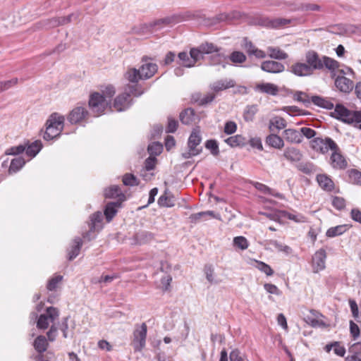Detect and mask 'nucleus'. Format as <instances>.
I'll return each mask as SVG.
<instances>
[{
  "instance_id": "nucleus-58",
  "label": "nucleus",
  "mask_w": 361,
  "mask_h": 361,
  "mask_svg": "<svg viewBox=\"0 0 361 361\" xmlns=\"http://www.w3.org/2000/svg\"><path fill=\"white\" fill-rule=\"evenodd\" d=\"M283 110L290 116H295L297 115H307L308 114L305 111L301 110L296 106H288L283 107Z\"/></svg>"
},
{
  "instance_id": "nucleus-42",
  "label": "nucleus",
  "mask_w": 361,
  "mask_h": 361,
  "mask_svg": "<svg viewBox=\"0 0 361 361\" xmlns=\"http://www.w3.org/2000/svg\"><path fill=\"white\" fill-rule=\"evenodd\" d=\"M267 50L269 52V56L271 59L276 60H284L288 57V54L279 47H268Z\"/></svg>"
},
{
  "instance_id": "nucleus-23",
  "label": "nucleus",
  "mask_w": 361,
  "mask_h": 361,
  "mask_svg": "<svg viewBox=\"0 0 361 361\" xmlns=\"http://www.w3.org/2000/svg\"><path fill=\"white\" fill-rule=\"evenodd\" d=\"M283 157L290 162H298L302 159L301 151L294 147H288L283 151Z\"/></svg>"
},
{
  "instance_id": "nucleus-63",
  "label": "nucleus",
  "mask_w": 361,
  "mask_h": 361,
  "mask_svg": "<svg viewBox=\"0 0 361 361\" xmlns=\"http://www.w3.org/2000/svg\"><path fill=\"white\" fill-rule=\"evenodd\" d=\"M25 150V145H19L8 148L6 151V155H17L23 153Z\"/></svg>"
},
{
  "instance_id": "nucleus-37",
  "label": "nucleus",
  "mask_w": 361,
  "mask_h": 361,
  "mask_svg": "<svg viewBox=\"0 0 361 361\" xmlns=\"http://www.w3.org/2000/svg\"><path fill=\"white\" fill-rule=\"evenodd\" d=\"M102 219V213L101 212H97L90 216L88 225L91 226L92 230H100L102 228L101 224Z\"/></svg>"
},
{
  "instance_id": "nucleus-13",
  "label": "nucleus",
  "mask_w": 361,
  "mask_h": 361,
  "mask_svg": "<svg viewBox=\"0 0 361 361\" xmlns=\"http://www.w3.org/2000/svg\"><path fill=\"white\" fill-rule=\"evenodd\" d=\"M259 25L269 28H279L290 23V20L286 18H269L268 17H259L257 18Z\"/></svg>"
},
{
  "instance_id": "nucleus-49",
  "label": "nucleus",
  "mask_w": 361,
  "mask_h": 361,
  "mask_svg": "<svg viewBox=\"0 0 361 361\" xmlns=\"http://www.w3.org/2000/svg\"><path fill=\"white\" fill-rule=\"evenodd\" d=\"M245 138L240 135L231 136L225 140V142L231 147L240 146L244 144Z\"/></svg>"
},
{
  "instance_id": "nucleus-38",
  "label": "nucleus",
  "mask_w": 361,
  "mask_h": 361,
  "mask_svg": "<svg viewBox=\"0 0 361 361\" xmlns=\"http://www.w3.org/2000/svg\"><path fill=\"white\" fill-rule=\"evenodd\" d=\"M226 59V56L222 53H220V51H219L218 52H214L209 56L211 65L216 66L221 64L224 68H225L227 65V63L225 62Z\"/></svg>"
},
{
  "instance_id": "nucleus-30",
  "label": "nucleus",
  "mask_w": 361,
  "mask_h": 361,
  "mask_svg": "<svg viewBox=\"0 0 361 361\" xmlns=\"http://www.w3.org/2000/svg\"><path fill=\"white\" fill-rule=\"evenodd\" d=\"M252 184L257 190L262 192L264 194L270 195L271 196L278 197L281 200L284 198L283 195L281 193L275 192L273 189L270 188L269 187L263 183L259 182H252Z\"/></svg>"
},
{
  "instance_id": "nucleus-29",
  "label": "nucleus",
  "mask_w": 361,
  "mask_h": 361,
  "mask_svg": "<svg viewBox=\"0 0 361 361\" xmlns=\"http://www.w3.org/2000/svg\"><path fill=\"white\" fill-rule=\"evenodd\" d=\"M154 238V233L147 231H140L137 232L134 235V240L136 243L139 245L145 244L151 242Z\"/></svg>"
},
{
  "instance_id": "nucleus-24",
  "label": "nucleus",
  "mask_w": 361,
  "mask_h": 361,
  "mask_svg": "<svg viewBox=\"0 0 361 361\" xmlns=\"http://www.w3.org/2000/svg\"><path fill=\"white\" fill-rule=\"evenodd\" d=\"M284 139L290 143L300 144L302 142V135L298 130L293 128L286 129L283 132Z\"/></svg>"
},
{
  "instance_id": "nucleus-47",
  "label": "nucleus",
  "mask_w": 361,
  "mask_h": 361,
  "mask_svg": "<svg viewBox=\"0 0 361 361\" xmlns=\"http://www.w3.org/2000/svg\"><path fill=\"white\" fill-rule=\"evenodd\" d=\"M203 56L204 54H212L214 52H218L220 51L221 48H219L217 46L211 42H205L202 43L199 46Z\"/></svg>"
},
{
  "instance_id": "nucleus-22",
  "label": "nucleus",
  "mask_w": 361,
  "mask_h": 361,
  "mask_svg": "<svg viewBox=\"0 0 361 361\" xmlns=\"http://www.w3.org/2000/svg\"><path fill=\"white\" fill-rule=\"evenodd\" d=\"M122 202L116 201L108 202L104 210V215L105 216L107 222H110L118 212V208L121 205Z\"/></svg>"
},
{
  "instance_id": "nucleus-8",
  "label": "nucleus",
  "mask_w": 361,
  "mask_h": 361,
  "mask_svg": "<svg viewBox=\"0 0 361 361\" xmlns=\"http://www.w3.org/2000/svg\"><path fill=\"white\" fill-rule=\"evenodd\" d=\"M310 144L314 151L322 154H326L329 150L337 149L338 146L336 142L329 137H314L311 140Z\"/></svg>"
},
{
  "instance_id": "nucleus-27",
  "label": "nucleus",
  "mask_w": 361,
  "mask_h": 361,
  "mask_svg": "<svg viewBox=\"0 0 361 361\" xmlns=\"http://www.w3.org/2000/svg\"><path fill=\"white\" fill-rule=\"evenodd\" d=\"M25 154L30 158L35 157L42 149V143L40 140H35L31 143L25 144Z\"/></svg>"
},
{
  "instance_id": "nucleus-50",
  "label": "nucleus",
  "mask_w": 361,
  "mask_h": 361,
  "mask_svg": "<svg viewBox=\"0 0 361 361\" xmlns=\"http://www.w3.org/2000/svg\"><path fill=\"white\" fill-rule=\"evenodd\" d=\"M189 53L190 61H192V63H193V66L197 61L204 58V56L199 47L191 48Z\"/></svg>"
},
{
  "instance_id": "nucleus-1",
  "label": "nucleus",
  "mask_w": 361,
  "mask_h": 361,
  "mask_svg": "<svg viewBox=\"0 0 361 361\" xmlns=\"http://www.w3.org/2000/svg\"><path fill=\"white\" fill-rule=\"evenodd\" d=\"M305 61L312 74L316 71H322L326 68L329 71L331 77H334L335 71L341 67V63L338 61L325 55H320L314 50L306 51Z\"/></svg>"
},
{
  "instance_id": "nucleus-52",
  "label": "nucleus",
  "mask_w": 361,
  "mask_h": 361,
  "mask_svg": "<svg viewBox=\"0 0 361 361\" xmlns=\"http://www.w3.org/2000/svg\"><path fill=\"white\" fill-rule=\"evenodd\" d=\"M255 267L260 271L264 273L267 276H271L274 274V271L269 264L258 260H255Z\"/></svg>"
},
{
  "instance_id": "nucleus-59",
  "label": "nucleus",
  "mask_w": 361,
  "mask_h": 361,
  "mask_svg": "<svg viewBox=\"0 0 361 361\" xmlns=\"http://www.w3.org/2000/svg\"><path fill=\"white\" fill-rule=\"evenodd\" d=\"M205 147L209 149L212 154L217 156L219 154V145L216 140H208L205 142Z\"/></svg>"
},
{
  "instance_id": "nucleus-26",
  "label": "nucleus",
  "mask_w": 361,
  "mask_h": 361,
  "mask_svg": "<svg viewBox=\"0 0 361 361\" xmlns=\"http://www.w3.org/2000/svg\"><path fill=\"white\" fill-rule=\"evenodd\" d=\"M142 76L145 80L152 78L158 70V66L154 63H145L140 67Z\"/></svg>"
},
{
  "instance_id": "nucleus-54",
  "label": "nucleus",
  "mask_w": 361,
  "mask_h": 361,
  "mask_svg": "<svg viewBox=\"0 0 361 361\" xmlns=\"http://www.w3.org/2000/svg\"><path fill=\"white\" fill-rule=\"evenodd\" d=\"M179 61H181V65L185 68L193 67V63L190 61V53L186 51L180 52L178 55Z\"/></svg>"
},
{
  "instance_id": "nucleus-61",
  "label": "nucleus",
  "mask_w": 361,
  "mask_h": 361,
  "mask_svg": "<svg viewBox=\"0 0 361 361\" xmlns=\"http://www.w3.org/2000/svg\"><path fill=\"white\" fill-rule=\"evenodd\" d=\"M231 18H232V17L228 13H219V14L216 15L214 18L211 19L212 21L209 24L215 25L216 23H221V22L228 21Z\"/></svg>"
},
{
  "instance_id": "nucleus-18",
  "label": "nucleus",
  "mask_w": 361,
  "mask_h": 361,
  "mask_svg": "<svg viewBox=\"0 0 361 361\" xmlns=\"http://www.w3.org/2000/svg\"><path fill=\"white\" fill-rule=\"evenodd\" d=\"M260 67L263 71L270 73H279L285 70V66L283 63L271 60L263 61Z\"/></svg>"
},
{
  "instance_id": "nucleus-53",
  "label": "nucleus",
  "mask_w": 361,
  "mask_h": 361,
  "mask_svg": "<svg viewBox=\"0 0 361 361\" xmlns=\"http://www.w3.org/2000/svg\"><path fill=\"white\" fill-rule=\"evenodd\" d=\"M233 246L242 250H246L249 246L248 240L244 236H237L233 238Z\"/></svg>"
},
{
  "instance_id": "nucleus-14",
  "label": "nucleus",
  "mask_w": 361,
  "mask_h": 361,
  "mask_svg": "<svg viewBox=\"0 0 361 361\" xmlns=\"http://www.w3.org/2000/svg\"><path fill=\"white\" fill-rule=\"evenodd\" d=\"M288 71L298 77H309L313 75L305 61L293 63Z\"/></svg>"
},
{
  "instance_id": "nucleus-43",
  "label": "nucleus",
  "mask_w": 361,
  "mask_h": 361,
  "mask_svg": "<svg viewBox=\"0 0 361 361\" xmlns=\"http://www.w3.org/2000/svg\"><path fill=\"white\" fill-rule=\"evenodd\" d=\"M34 348L39 353L45 352L47 349L48 343L44 336H38L34 341Z\"/></svg>"
},
{
  "instance_id": "nucleus-3",
  "label": "nucleus",
  "mask_w": 361,
  "mask_h": 361,
  "mask_svg": "<svg viewBox=\"0 0 361 361\" xmlns=\"http://www.w3.org/2000/svg\"><path fill=\"white\" fill-rule=\"evenodd\" d=\"M331 114L336 119L361 130V111L350 110L343 104H336Z\"/></svg>"
},
{
  "instance_id": "nucleus-2",
  "label": "nucleus",
  "mask_w": 361,
  "mask_h": 361,
  "mask_svg": "<svg viewBox=\"0 0 361 361\" xmlns=\"http://www.w3.org/2000/svg\"><path fill=\"white\" fill-rule=\"evenodd\" d=\"M175 22V17L168 16L161 19L156 20L148 23H141L134 26L131 30V33L140 37H147L152 33L160 30L163 27Z\"/></svg>"
},
{
  "instance_id": "nucleus-15",
  "label": "nucleus",
  "mask_w": 361,
  "mask_h": 361,
  "mask_svg": "<svg viewBox=\"0 0 361 361\" xmlns=\"http://www.w3.org/2000/svg\"><path fill=\"white\" fill-rule=\"evenodd\" d=\"M88 114L85 106H77L69 113L67 119L71 124H76L85 121Z\"/></svg>"
},
{
  "instance_id": "nucleus-41",
  "label": "nucleus",
  "mask_w": 361,
  "mask_h": 361,
  "mask_svg": "<svg viewBox=\"0 0 361 361\" xmlns=\"http://www.w3.org/2000/svg\"><path fill=\"white\" fill-rule=\"evenodd\" d=\"M195 118V111L191 108H188L180 114V120L183 124L190 125Z\"/></svg>"
},
{
  "instance_id": "nucleus-57",
  "label": "nucleus",
  "mask_w": 361,
  "mask_h": 361,
  "mask_svg": "<svg viewBox=\"0 0 361 361\" xmlns=\"http://www.w3.org/2000/svg\"><path fill=\"white\" fill-rule=\"evenodd\" d=\"M162 150V145L157 142H152V144L149 145L147 147V151L151 157L159 155V154H161Z\"/></svg>"
},
{
  "instance_id": "nucleus-10",
  "label": "nucleus",
  "mask_w": 361,
  "mask_h": 361,
  "mask_svg": "<svg viewBox=\"0 0 361 361\" xmlns=\"http://www.w3.org/2000/svg\"><path fill=\"white\" fill-rule=\"evenodd\" d=\"M59 316V311L57 308L49 307L47 308L46 313L41 314L37 322V327L39 329L48 328L50 322H54Z\"/></svg>"
},
{
  "instance_id": "nucleus-31",
  "label": "nucleus",
  "mask_w": 361,
  "mask_h": 361,
  "mask_svg": "<svg viewBox=\"0 0 361 361\" xmlns=\"http://www.w3.org/2000/svg\"><path fill=\"white\" fill-rule=\"evenodd\" d=\"M82 245V240L80 237H75L73 239V245L71 246L68 252L69 260H73L79 255Z\"/></svg>"
},
{
  "instance_id": "nucleus-55",
  "label": "nucleus",
  "mask_w": 361,
  "mask_h": 361,
  "mask_svg": "<svg viewBox=\"0 0 361 361\" xmlns=\"http://www.w3.org/2000/svg\"><path fill=\"white\" fill-rule=\"evenodd\" d=\"M268 244L273 245L276 249L278 250V251L283 252L287 255L290 254L292 251V249L289 246L283 245L282 243L275 240H269L268 241Z\"/></svg>"
},
{
  "instance_id": "nucleus-44",
  "label": "nucleus",
  "mask_w": 361,
  "mask_h": 361,
  "mask_svg": "<svg viewBox=\"0 0 361 361\" xmlns=\"http://www.w3.org/2000/svg\"><path fill=\"white\" fill-rule=\"evenodd\" d=\"M25 161L21 157H17L11 160V164L8 169V172L10 174L15 173L20 170L23 166L25 165Z\"/></svg>"
},
{
  "instance_id": "nucleus-28",
  "label": "nucleus",
  "mask_w": 361,
  "mask_h": 361,
  "mask_svg": "<svg viewBox=\"0 0 361 361\" xmlns=\"http://www.w3.org/2000/svg\"><path fill=\"white\" fill-rule=\"evenodd\" d=\"M257 91H259L262 93H265L270 95H276L279 92L278 87L270 82H263L257 85L255 87Z\"/></svg>"
},
{
  "instance_id": "nucleus-62",
  "label": "nucleus",
  "mask_w": 361,
  "mask_h": 361,
  "mask_svg": "<svg viewBox=\"0 0 361 361\" xmlns=\"http://www.w3.org/2000/svg\"><path fill=\"white\" fill-rule=\"evenodd\" d=\"M62 279L63 276L61 275H57L51 278L47 283V288L50 291L54 290L56 288L58 283L61 281Z\"/></svg>"
},
{
  "instance_id": "nucleus-6",
  "label": "nucleus",
  "mask_w": 361,
  "mask_h": 361,
  "mask_svg": "<svg viewBox=\"0 0 361 361\" xmlns=\"http://www.w3.org/2000/svg\"><path fill=\"white\" fill-rule=\"evenodd\" d=\"M201 142L200 130L198 128H194L188 140V149L182 152V157L186 159L200 154L202 151V147H198Z\"/></svg>"
},
{
  "instance_id": "nucleus-20",
  "label": "nucleus",
  "mask_w": 361,
  "mask_h": 361,
  "mask_svg": "<svg viewBox=\"0 0 361 361\" xmlns=\"http://www.w3.org/2000/svg\"><path fill=\"white\" fill-rule=\"evenodd\" d=\"M104 195L106 198H117L116 201L123 202L126 196L121 191L119 186L114 185L104 189Z\"/></svg>"
},
{
  "instance_id": "nucleus-4",
  "label": "nucleus",
  "mask_w": 361,
  "mask_h": 361,
  "mask_svg": "<svg viewBox=\"0 0 361 361\" xmlns=\"http://www.w3.org/2000/svg\"><path fill=\"white\" fill-rule=\"evenodd\" d=\"M64 116L58 113L51 114L46 123V130L43 138L47 140H52L59 137L64 126Z\"/></svg>"
},
{
  "instance_id": "nucleus-33",
  "label": "nucleus",
  "mask_w": 361,
  "mask_h": 361,
  "mask_svg": "<svg viewBox=\"0 0 361 361\" xmlns=\"http://www.w3.org/2000/svg\"><path fill=\"white\" fill-rule=\"evenodd\" d=\"M175 197L168 190H165L164 194L158 199V204L164 207H172L175 205Z\"/></svg>"
},
{
  "instance_id": "nucleus-46",
  "label": "nucleus",
  "mask_w": 361,
  "mask_h": 361,
  "mask_svg": "<svg viewBox=\"0 0 361 361\" xmlns=\"http://www.w3.org/2000/svg\"><path fill=\"white\" fill-rule=\"evenodd\" d=\"M207 216L214 217V212L213 211L200 212L198 213L192 214L189 216L190 223L197 224L201 219H205Z\"/></svg>"
},
{
  "instance_id": "nucleus-25",
  "label": "nucleus",
  "mask_w": 361,
  "mask_h": 361,
  "mask_svg": "<svg viewBox=\"0 0 361 361\" xmlns=\"http://www.w3.org/2000/svg\"><path fill=\"white\" fill-rule=\"evenodd\" d=\"M317 181L322 189L325 191L331 192L334 188V183L331 178L326 174H319L317 176Z\"/></svg>"
},
{
  "instance_id": "nucleus-48",
  "label": "nucleus",
  "mask_w": 361,
  "mask_h": 361,
  "mask_svg": "<svg viewBox=\"0 0 361 361\" xmlns=\"http://www.w3.org/2000/svg\"><path fill=\"white\" fill-rule=\"evenodd\" d=\"M297 169L300 171H301L307 175H310V174L313 173L315 171L314 165L312 163L308 162V161L300 162L297 165Z\"/></svg>"
},
{
  "instance_id": "nucleus-51",
  "label": "nucleus",
  "mask_w": 361,
  "mask_h": 361,
  "mask_svg": "<svg viewBox=\"0 0 361 361\" xmlns=\"http://www.w3.org/2000/svg\"><path fill=\"white\" fill-rule=\"evenodd\" d=\"M349 181L355 185H361V172L357 169L348 171Z\"/></svg>"
},
{
  "instance_id": "nucleus-39",
  "label": "nucleus",
  "mask_w": 361,
  "mask_h": 361,
  "mask_svg": "<svg viewBox=\"0 0 361 361\" xmlns=\"http://www.w3.org/2000/svg\"><path fill=\"white\" fill-rule=\"evenodd\" d=\"M287 123L286 120L281 117L275 116L270 119L269 128L271 131H274V129L280 130L286 127Z\"/></svg>"
},
{
  "instance_id": "nucleus-56",
  "label": "nucleus",
  "mask_w": 361,
  "mask_h": 361,
  "mask_svg": "<svg viewBox=\"0 0 361 361\" xmlns=\"http://www.w3.org/2000/svg\"><path fill=\"white\" fill-rule=\"evenodd\" d=\"M229 59L234 63H242L245 61L246 56L241 51H234L230 54Z\"/></svg>"
},
{
  "instance_id": "nucleus-19",
  "label": "nucleus",
  "mask_w": 361,
  "mask_h": 361,
  "mask_svg": "<svg viewBox=\"0 0 361 361\" xmlns=\"http://www.w3.org/2000/svg\"><path fill=\"white\" fill-rule=\"evenodd\" d=\"M78 16L74 13H71L66 17L53 18L49 20H47L44 23V26L47 28L55 27L61 25L67 24L71 22L73 18L76 19Z\"/></svg>"
},
{
  "instance_id": "nucleus-21",
  "label": "nucleus",
  "mask_w": 361,
  "mask_h": 361,
  "mask_svg": "<svg viewBox=\"0 0 361 361\" xmlns=\"http://www.w3.org/2000/svg\"><path fill=\"white\" fill-rule=\"evenodd\" d=\"M235 82L233 79L224 78L216 80L210 85V88L216 92L233 87Z\"/></svg>"
},
{
  "instance_id": "nucleus-11",
  "label": "nucleus",
  "mask_w": 361,
  "mask_h": 361,
  "mask_svg": "<svg viewBox=\"0 0 361 361\" xmlns=\"http://www.w3.org/2000/svg\"><path fill=\"white\" fill-rule=\"evenodd\" d=\"M329 164L333 169L337 170H344L347 168V160L342 154L341 150L338 146H337V149H334L331 151V154L329 159Z\"/></svg>"
},
{
  "instance_id": "nucleus-5",
  "label": "nucleus",
  "mask_w": 361,
  "mask_h": 361,
  "mask_svg": "<svg viewBox=\"0 0 361 361\" xmlns=\"http://www.w3.org/2000/svg\"><path fill=\"white\" fill-rule=\"evenodd\" d=\"M124 77L130 83L125 88L128 93L135 97H139L144 93L142 85L137 83L139 80H145L140 69L130 68L126 72Z\"/></svg>"
},
{
  "instance_id": "nucleus-35",
  "label": "nucleus",
  "mask_w": 361,
  "mask_h": 361,
  "mask_svg": "<svg viewBox=\"0 0 361 361\" xmlns=\"http://www.w3.org/2000/svg\"><path fill=\"white\" fill-rule=\"evenodd\" d=\"M311 101L316 106L328 110L333 109L334 107V104L330 100L320 96L314 95L311 97Z\"/></svg>"
},
{
  "instance_id": "nucleus-64",
  "label": "nucleus",
  "mask_w": 361,
  "mask_h": 361,
  "mask_svg": "<svg viewBox=\"0 0 361 361\" xmlns=\"http://www.w3.org/2000/svg\"><path fill=\"white\" fill-rule=\"evenodd\" d=\"M204 274L206 275L207 280L210 283H213L214 281V269L212 264H206L204 268Z\"/></svg>"
},
{
  "instance_id": "nucleus-12",
  "label": "nucleus",
  "mask_w": 361,
  "mask_h": 361,
  "mask_svg": "<svg viewBox=\"0 0 361 361\" xmlns=\"http://www.w3.org/2000/svg\"><path fill=\"white\" fill-rule=\"evenodd\" d=\"M335 76L331 77L334 79V84L336 88L341 92L350 93L354 88V82L350 79L343 75H337L335 71Z\"/></svg>"
},
{
  "instance_id": "nucleus-36",
  "label": "nucleus",
  "mask_w": 361,
  "mask_h": 361,
  "mask_svg": "<svg viewBox=\"0 0 361 361\" xmlns=\"http://www.w3.org/2000/svg\"><path fill=\"white\" fill-rule=\"evenodd\" d=\"M349 229L347 224L338 225L336 226L329 228L326 232V235L328 238H335L341 235Z\"/></svg>"
},
{
  "instance_id": "nucleus-17",
  "label": "nucleus",
  "mask_w": 361,
  "mask_h": 361,
  "mask_svg": "<svg viewBox=\"0 0 361 361\" xmlns=\"http://www.w3.org/2000/svg\"><path fill=\"white\" fill-rule=\"evenodd\" d=\"M326 253L324 249L317 251L312 257V268L314 273H318L325 269Z\"/></svg>"
},
{
  "instance_id": "nucleus-9",
  "label": "nucleus",
  "mask_w": 361,
  "mask_h": 361,
  "mask_svg": "<svg viewBox=\"0 0 361 361\" xmlns=\"http://www.w3.org/2000/svg\"><path fill=\"white\" fill-rule=\"evenodd\" d=\"M109 105L105 97L99 92L92 94L89 99V106L95 116L102 114Z\"/></svg>"
},
{
  "instance_id": "nucleus-40",
  "label": "nucleus",
  "mask_w": 361,
  "mask_h": 361,
  "mask_svg": "<svg viewBox=\"0 0 361 361\" xmlns=\"http://www.w3.org/2000/svg\"><path fill=\"white\" fill-rule=\"evenodd\" d=\"M258 111V106L257 104H252L246 106L243 112V118L246 122L253 121L256 114Z\"/></svg>"
},
{
  "instance_id": "nucleus-32",
  "label": "nucleus",
  "mask_w": 361,
  "mask_h": 361,
  "mask_svg": "<svg viewBox=\"0 0 361 361\" xmlns=\"http://www.w3.org/2000/svg\"><path fill=\"white\" fill-rule=\"evenodd\" d=\"M266 143L275 149H280L284 146L283 140L276 134H270L266 137Z\"/></svg>"
},
{
  "instance_id": "nucleus-7",
  "label": "nucleus",
  "mask_w": 361,
  "mask_h": 361,
  "mask_svg": "<svg viewBox=\"0 0 361 361\" xmlns=\"http://www.w3.org/2000/svg\"><path fill=\"white\" fill-rule=\"evenodd\" d=\"M147 326L145 323L135 325L133 333L132 345L135 352H141L146 345Z\"/></svg>"
},
{
  "instance_id": "nucleus-16",
  "label": "nucleus",
  "mask_w": 361,
  "mask_h": 361,
  "mask_svg": "<svg viewBox=\"0 0 361 361\" xmlns=\"http://www.w3.org/2000/svg\"><path fill=\"white\" fill-rule=\"evenodd\" d=\"M131 93H128L125 89V92L119 94L114 100V106L117 111H123L128 109L132 105L130 98Z\"/></svg>"
},
{
  "instance_id": "nucleus-34",
  "label": "nucleus",
  "mask_w": 361,
  "mask_h": 361,
  "mask_svg": "<svg viewBox=\"0 0 361 361\" xmlns=\"http://www.w3.org/2000/svg\"><path fill=\"white\" fill-rule=\"evenodd\" d=\"M279 214H281V218H286L296 223H302L306 221L305 216L295 211L293 212H289L286 210H279Z\"/></svg>"
},
{
  "instance_id": "nucleus-45",
  "label": "nucleus",
  "mask_w": 361,
  "mask_h": 361,
  "mask_svg": "<svg viewBox=\"0 0 361 361\" xmlns=\"http://www.w3.org/2000/svg\"><path fill=\"white\" fill-rule=\"evenodd\" d=\"M293 99L302 103L305 107H309L312 103L311 97L306 92L302 91H296L293 94Z\"/></svg>"
},
{
  "instance_id": "nucleus-60",
  "label": "nucleus",
  "mask_w": 361,
  "mask_h": 361,
  "mask_svg": "<svg viewBox=\"0 0 361 361\" xmlns=\"http://www.w3.org/2000/svg\"><path fill=\"white\" fill-rule=\"evenodd\" d=\"M123 183L126 186H135L139 184L137 178L132 173H126L123 176Z\"/></svg>"
}]
</instances>
